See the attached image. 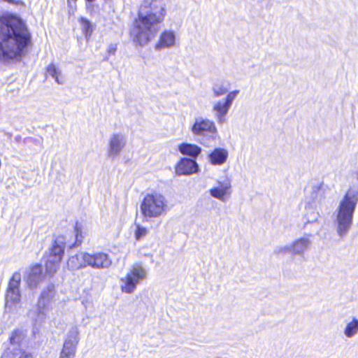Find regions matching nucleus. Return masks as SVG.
I'll return each instance as SVG.
<instances>
[{
	"label": "nucleus",
	"instance_id": "obj_19",
	"mask_svg": "<svg viewBox=\"0 0 358 358\" xmlns=\"http://www.w3.org/2000/svg\"><path fill=\"white\" fill-rule=\"evenodd\" d=\"M217 186L212 187L209 189V193L213 198L217 199L222 202L227 201L226 196L230 194L229 189L231 187L229 180L224 182L217 181Z\"/></svg>",
	"mask_w": 358,
	"mask_h": 358
},
{
	"label": "nucleus",
	"instance_id": "obj_36",
	"mask_svg": "<svg viewBox=\"0 0 358 358\" xmlns=\"http://www.w3.org/2000/svg\"><path fill=\"white\" fill-rule=\"evenodd\" d=\"M315 231L317 232L318 231V228L315 229Z\"/></svg>",
	"mask_w": 358,
	"mask_h": 358
},
{
	"label": "nucleus",
	"instance_id": "obj_9",
	"mask_svg": "<svg viewBox=\"0 0 358 358\" xmlns=\"http://www.w3.org/2000/svg\"><path fill=\"white\" fill-rule=\"evenodd\" d=\"M21 282V274L15 272L9 280L6 294V308L11 307L20 303L21 292L20 289Z\"/></svg>",
	"mask_w": 358,
	"mask_h": 358
},
{
	"label": "nucleus",
	"instance_id": "obj_13",
	"mask_svg": "<svg viewBox=\"0 0 358 358\" xmlns=\"http://www.w3.org/2000/svg\"><path fill=\"white\" fill-rule=\"evenodd\" d=\"M111 264L112 259L107 253L102 252L89 253V266L96 269H104L109 268Z\"/></svg>",
	"mask_w": 358,
	"mask_h": 358
},
{
	"label": "nucleus",
	"instance_id": "obj_2",
	"mask_svg": "<svg viewBox=\"0 0 358 358\" xmlns=\"http://www.w3.org/2000/svg\"><path fill=\"white\" fill-rule=\"evenodd\" d=\"M164 0H143L130 31L134 43L143 47L157 35L166 15Z\"/></svg>",
	"mask_w": 358,
	"mask_h": 358
},
{
	"label": "nucleus",
	"instance_id": "obj_35",
	"mask_svg": "<svg viewBox=\"0 0 358 358\" xmlns=\"http://www.w3.org/2000/svg\"><path fill=\"white\" fill-rule=\"evenodd\" d=\"M356 178L358 180V171L356 173Z\"/></svg>",
	"mask_w": 358,
	"mask_h": 358
},
{
	"label": "nucleus",
	"instance_id": "obj_24",
	"mask_svg": "<svg viewBox=\"0 0 358 358\" xmlns=\"http://www.w3.org/2000/svg\"><path fill=\"white\" fill-rule=\"evenodd\" d=\"M201 148L189 143H182L178 145V151L183 155H187L195 159L201 152Z\"/></svg>",
	"mask_w": 358,
	"mask_h": 358
},
{
	"label": "nucleus",
	"instance_id": "obj_37",
	"mask_svg": "<svg viewBox=\"0 0 358 358\" xmlns=\"http://www.w3.org/2000/svg\"><path fill=\"white\" fill-rule=\"evenodd\" d=\"M215 358H221V357H215Z\"/></svg>",
	"mask_w": 358,
	"mask_h": 358
},
{
	"label": "nucleus",
	"instance_id": "obj_34",
	"mask_svg": "<svg viewBox=\"0 0 358 358\" xmlns=\"http://www.w3.org/2000/svg\"><path fill=\"white\" fill-rule=\"evenodd\" d=\"M87 2H93L94 0H86Z\"/></svg>",
	"mask_w": 358,
	"mask_h": 358
},
{
	"label": "nucleus",
	"instance_id": "obj_1",
	"mask_svg": "<svg viewBox=\"0 0 358 358\" xmlns=\"http://www.w3.org/2000/svg\"><path fill=\"white\" fill-rule=\"evenodd\" d=\"M31 42V34L22 20L13 14L0 16V62L22 57Z\"/></svg>",
	"mask_w": 358,
	"mask_h": 358
},
{
	"label": "nucleus",
	"instance_id": "obj_23",
	"mask_svg": "<svg viewBox=\"0 0 358 358\" xmlns=\"http://www.w3.org/2000/svg\"><path fill=\"white\" fill-rule=\"evenodd\" d=\"M230 108L223 99L215 103L213 110L215 113V116L219 124H222L225 122V116Z\"/></svg>",
	"mask_w": 358,
	"mask_h": 358
},
{
	"label": "nucleus",
	"instance_id": "obj_31",
	"mask_svg": "<svg viewBox=\"0 0 358 358\" xmlns=\"http://www.w3.org/2000/svg\"><path fill=\"white\" fill-rule=\"evenodd\" d=\"M238 93H239V90H238L231 91L227 94V96L223 100L226 102V103L228 106H229L231 107L233 103V101H234V99H236V97L237 96Z\"/></svg>",
	"mask_w": 358,
	"mask_h": 358
},
{
	"label": "nucleus",
	"instance_id": "obj_17",
	"mask_svg": "<svg viewBox=\"0 0 358 358\" xmlns=\"http://www.w3.org/2000/svg\"><path fill=\"white\" fill-rule=\"evenodd\" d=\"M67 266L69 269L72 271L89 266V253L79 252L74 255H71L68 259Z\"/></svg>",
	"mask_w": 358,
	"mask_h": 358
},
{
	"label": "nucleus",
	"instance_id": "obj_21",
	"mask_svg": "<svg viewBox=\"0 0 358 358\" xmlns=\"http://www.w3.org/2000/svg\"><path fill=\"white\" fill-rule=\"evenodd\" d=\"M228 151L222 148H216L208 155V160L212 165L221 166L228 158Z\"/></svg>",
	"mask_w": 358,
	"mask_h": 358
},
{
	"label": "nucleus",
	"instance_id": "obj_22",
	"mask_svg": "<svg viewBox=\"0 0 358 358\" xmlns=\"http://www.w3.org/2000/svg\"><path fill=\"white\" fill-rule=\"evenodd\" d=\"M320 213L317 208V204L313 203H308L305 207L304 214V227H306L308 224H315L317 223Z\"/></svg>",
	"mask_w": 358,
	"mask_h": 358
},
{
	"label": "nucleus",
	"instance_id": "obj_12",
	"mask_svg": "<svg viewBox=\"0 0 358 358\" xmlns=\"http://www.w3.org/2000/svg\"><path fill=\"white\" fill-rule=\"evenodd\" d=\"M126 144V138L121 133H115L111 135L108 145V157L115 158L117 157Z\"/></svg>",
	"mask_w": 358,
	"mask_h": 358
},
{
	"label": "nucleus",
	"instance_id": "obj_26",
	"mask_svg": "<svg viewBox=\"0 0 358 358\" xmlns=\"http://www.w3.org/2000/svg\"><path fill=\"white\" fill-rule=\"evenodd\" d=\"M60 262L59 257H50L48 256L45 264L46 272L50 275L55 273L59 266Z\"/></svg>",
	"mask_w": 358,
	"mask_h": 358
},
{
	"label": "nucleus",
	"instance_id": "obj_10",
	"mask_svg": "<svg viewBox=\"0 0 358 358\" xmlns=\"http://www.w3.org/2000/svg\"><path fill=\"white\" fill-rule=\"evenodd\" d=\"M55 295V285L49 284L44 289L37 303V320L40 322L43 321L46 317V307Z\"/></svg>",
	"mask_w": 358,
	"mask_h": 358
},
{
	"label": "nucleus",
	"instance_id": "obj_8",
	"mask_svg": "<svg viewBox=\"0 0 358 358\" xmlns=\"http://www.w3.org/2000/svg\"><path fill=\"white\" fill-rule=\"evenodd\" d=\"M79 334L77 326H72L69 329L64 340L59 358H74L76 348L80 341Z\"/></svg>",
	"mask_w": 358,
	"mask_h": 358
},
{
	"label": "nucleus",
	"instance_id": "obj_14",
	"mask_svg": "<svg viewBox=\"0 0 358 358\" xmlns=\"http://www.w3.org/2000/svg\"><path fill=\"white\" fill-rule=\"evenodd\" d=\"M312 236V234L309 233L294 240L292 243V255L301 257L303 256L304 253L308 251L312 245V241L310 239Z\"/></svg>",
	"mask_w": 358,
	"mask_h": 358
},
{
	"label": "nucleus",
	"instance_id": "obj_27",
	"mask_svg": "<svg viewBox=\"0 0 358 358\" xmlns=\"http://www.w3.org/2000/svg\"><path fill=\"white\" fill-rule=\"evenodd\" d=\"M215 96L218 97L225 94L228 92V87L223 81H218L213 86Z\"/></svg>",
	"mask_w": 358,
	"mask_h": 358
},
{
	"label": "nucleus",
	"instance_id": "obj_29",
	"mask_svg": "<svg viewBox=\"0 0 358 358\" xmlns=\"http://www.w3.org/2000/svg\"><path fill=\"white\" fill-rule=\"evenodd\" d=\"M46 73L47 75L52 77L58 84H61L58 77V70L53 64H50L47 67Z\"/></svg>",
	"mask_w": 358,
	"mask_h": 358
},
{
	"label": "nucleus",
	"instance_id": "obj_25",
	"mask_svg": "<svg viewBox=\"0 0 358 358\" xmlns=\"http://www.w3.org/2000/svg\"><path fill=\"white\" fill-rule=\"evenodd\" d=\"M343 332L347 338L355 336L358 332V319L353 317L350 322H348Z\"/></svg>",
	"mask_w": 358,
	"mask_h": 358
},
{
	"label": "nucleus",
	"instance_id": "obj_15",
	"mask_svg": "<svg viewBox=\"0 0 358 358\" xmlns=\"http://www.w3.org/2000/svg\"><path fill=\"white\" fill-rule=\"evenodd\" d=\"M198 171L199 165L194 159L183 157L176 166V173L178 176L190 175L197 173Z\"/></svg>",
	"mask_w": 358,
	"mask_h": 358
},
{
	"label": "nucleus",
	"instance_id": "obj_7",
	"mask_svg": "<svg viewBox=\"0 0 358 358\" xmlns=\"http://www.w3.org/2000/svg\"><path fill=\"white\" fill-rule=\"evenodd\" d=\"M26 334L22 330L15 329L9 337V344L7 350L13 356L20 355L19 358H32L31 353L26 352Z\"/></svg>",
	"mask_w": 358,
	"mask_h": 358
},
{
	"label": "nucleus",
	"instance_id": "obj_32",
	"mask_svg": "<svg viewBox=\"0 0 358 358\" xmlns=\"http://www.w3.org/2000/svg\"><path fill=\"white\" fill-rule=\"evenodd\" d=\"M275 254H285L289 253L292 255V243L284 246L278 247L275 250Z\"/></svg>",
	"mask_w": 358,
	"mask_h": 358
},
{
	"label": "nucleus",
	"instance_id": "obj_16",
	"mask_svg": "<svg viewBox=\"0 0 358 358\" xmlns=\"http://www.w3.org/2000/svg\"><path fill=\"white\" fill-rule=\"evenodd\" d=\"M327 187L323 182L314 181L311 183V198L315 204L319 205L321 209L325 205V194Z\"/></svg>",
	"mask_w": 358,
	"mask_h": 358
},
{
	"label": "nucleus",
	"instance_id": "obj_5",
	"mask_svg": "<svg viewBox=\"0 0 358 358\" xmlns=\"http://www.w3.org/2000/svg\"><path fill=\"white\" fill-rule=\"evenodd\" d=\"M74 234L75 241L73 243H66V238L64 236H57L52 242V246L49 250V257H59V260H62L66 245H67V247L70 249L79 246L83 242V235L81 231V227L78 222H76L74 227Z\"/></svg>",
	"mask_w": 358,
	"mask_h": 358
},
{
	"label": "nucleus",
	"instance_id": "obj_28",
	"mask_svg": "<svg viewBox=\"0 0 358 358\" xmlns=\"http://www.w3.org/2000/svg\"><path fill=\"white\" fill-rule=\"evenodd\" d=\"M81 25L85 38L88 39L91 36L93 31L92 25L91 22L86 19H82Z\"/></svg>",
	"mask_w": 358,
	"mask_h": 358
},
{
	"label": "nucleus",
	"instance_id": "obj_6",
	"mask_svg": "<svg viewBox=\"0 0 358 358\" xmlns=\"http://www.w3.org/2000/svg\"><path fill=\"white\" fill-rule=\"evenodd\" d=\"M146 276V271L141 266H133L124 278H121V289L127 294H132L136 285Z\"/></svg>",
	"mask_w": 358,
	"mask_h": 358
},
{
	"label": "nucleus",
	"instance_id": "obj_4",
	"mask_svg": "<svg viewBox=\"0 0 358 358\" xmlns=\"http://www.w3.org/2000/svg\"><path fill=\"white\" fill-rule=\"evenodd\" d=\"M167 200L160 193L148 194L145 196L140 205L143 219L149 221L165 214L167 209Z\"/></svg>",
	"mask_w": 358,
	"mask_h": 358
},
{
	"label": "nucleus",
	"instance_id": "obj_3",
	"mask_svg": "<svg viewBox=\"0 0 358 358\" xmlns=\"http://www.w3.org/2000/svg\"><path fill=\"white\" fill-rule=\"evenodd\" d=\"M357 202L358 191L350 189L340 201L339 206L335 211L334 224L336 233L341 238L346 236L352 225L353 215Z\"/></svg>",
	"mask_w": 358,
	"mask_h": 358
},
{
	"label": "nucleus",
	"instance_id": "obj_11",
	"mask_svg": "<svg viewBox=\"0 0 358 358\" xmlns=\"http://www.w3.org/2000/svg\"><path fill=\"white\" fill-rule=\"evenodd\" d=\"M190 129L192 134L196 136H204L206 133L210 134L217 133V128L214 122L201 117L195 118Z\"/></svg>",
	"mask_w": 358,
	"mask_h": 358
},
{
	"label": "nucleus",
	"instance_id": "obj_33",
	"mask_svg": "<svg viewBox=\"0 0 358 358\" xmlns=\"http://www.w3.org/2000/svg\"><path fill=\"white\" fill-rule=\"evenodd\" d=\"M117 50V45L111 43L107 48V52L108 54L114 55Z\"/></svg>",
	"mask_w": 358,
	"mask_h": 358
},
{
	"label": "nucleus",
	"instance_id": "obj_30",
	"mask_svg": "<svg viewBox=\"0 0 358 358\" xmlns=\"http://www.w3.org/2000/svg\"><path fill=\"white\" fill-rule=\"evenodd\" d=\"M148 234V229L142 227L140 224H136V229L135 230V238L137 241L141 240L142 238Z\"/></svg>",
	"mask_w": 358,
	"mask_h": 358
},
{
	"label": "nucleus",
	"instance_id": "obj_20",
	"mask_svg": "<svg viewBox=\"0 0 358 358\" xmlns=\"http://www.w3.org/2000/svg\"><path fill=\"white\" fill-rule=\"evenodd\" d=\"M43 280V268L41 264L33 266L27 275L26 282L30 289L36 288Z\"/></svg>",
	"mask_w": 358,
	"mask_h": 358
},
{
	"label": "nucleus",
	"instance_id": "obj_18",
	"mask_svg": "<svg viewBox=\"0 0 358 358\" xmlns=\"http://www.w3.org/2000/svg\"><path fill=\"white\" fill-rule=\"evenodd\" d=\"M176 33L172 30L163 31L159 37L158 41L155 44L156 50H161L164 48H170L175 45Z\"/></svg>",
	"mask_w": 358,
	"mask_h": 358
}]
</instances>
